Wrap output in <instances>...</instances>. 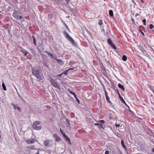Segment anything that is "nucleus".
Instances as JSON below:
<instances>
[{
    "instance_id": "55",
    "label": "nucleus",
    "mask_w": 154,
    "mask_h": 154,
    "mask_svg": "<svg viewBox=\"0 0 154 154\" xmlns=\"http://www.w3.org/2000/svg\"><path fill=\"white\" fill-rule=\"evenodd\" d=\"M17 109H18V111H19L20 112H21V108L20 107H17Z\"/></svg>"
},
{
    "instance_id": "17",
    "label": "nucleus",
    "mask_w": 154,
    "mask_h": 154,
    "mask_svg": "<svg viewBox=\"0 0 154 154\" xmlns=\"http://www.w3.org/2000/svg\"><path fill=\"white\" fill-rule=\"evenodd\" d=\"M106 31L105 30V29L104 28H103V30L104 32V33L106 34V35H107L108 34V30L109 29V27L108 26H106Z\"/></svg>"
},
{
    "instance_id": "21",
    "label": "nucleus",
    "mask_w": 154,
    "mask_h": 154,
    "mask_svg": "<svg viewBox=\"0 0 154 154\" xmlns=\"http://www.w3.org/2000/svg\"><path fill=\"white\" fill-rule=\"evenodd\" d=\"M148 87L154 93V87L151 85H148Z\"/></svg>"
},
{
    "instance_id": "23",
    "label": "nucleus",
    "mask_w": 154,
    "mask_h": 154,
    "mask_svg": "<svg viewBox=\"0 0 154 154\" xmlns=\"http://www.w3.org/2000/svg\"><path fill=\"white\" fill-rule=\"evenodd\" d=\"M2 87L4 91H6L7 90V88H6V86H5V83L4 82H2Z\"/></svg>"
},
{
    "instance_id": "60",
    "label": "nucleus",
    "mask_w": 154,
    "mask_h": 154,
    "mask_svg": "<svg viewBox=\"0 0 154 154\" xmlns=\"http://www.w3.org/2000/svg\"><path fill=\"white\" fill-rule=\"evenodd\" d=\"M63 73H62L61 74H59L57 75V76L59 77H60L62 75Z\"/></svg>"
},
{
    "instance_id": "59",
    "label": "nucleus",
    "mask_w": 154,
    "mask_h": 154,
    "mask_svg": "<svg viewBox=\"0 0 154 154\" xmlns=\"http://www.w3.org/2000/svg\"><path fill=\"white\" fill-rule=\"evenodd\" d=\"M87 33L91 36V32L87 30Z\"/></svg>"
},
{
    "instance_id": "19",
    "label": "nucleus",
    "mask_w": 154,
    "mask_h": 154,
    "mask_svg": "<svg viewBox=\"0 0 154 154\" xmlns=\"http://www.w3.org/2000/svg\"><path fill=\"white\" fill-rule=\"evenodd\" d=\"M95 125L98 126V127L100 128H103V127L101 123H96L94 124Z\"/></svg>"
},
{
    "instance_id": "1",
    "label": "nucleus",
    "mask_w": 154,
    "mask_h": 154,
    "mask_svg": "<svg viewBox=\"0 0 154 154\" xmlns=\"http://www.w3.org/2000/svg\"><path fill=\"white\" fill-rule=\"evenodd\" d=\"M41 72L42 69L39 67H33L32 68V74L35 76L38 79L43 81L44 77Z\"/></svg>"
},
{
    "instance_id": "62",
    "label": "nucleus",
    "mask_w": 154,
    "mask_h": 154,
    "mask_svg": "<svg viewBox=\"0 0 154 154\" xmlns=\"http://www.w3.org/2000/svg\"><path fill=\"white\" fill-rule=\"evenodd\" d=\"M149 46L150 48L151 49V50H152L151 51L154 52V50L152 48L151 46Z\"/></svg>"
},
{
    "instance_id": "63",
    "label": "nucleus",
    "mask_w": 154,
    "mask_h": 154,
    "mask_svg": "<svg viewBox=\"0 0 154 154\" xmlns=\"http://www.w3.org/2000/svg\"><path fill=\"white\" fill-rule=\"evenodd\" d=\"M7 30H8V31L9 34H11V31L9 29H8Z\"/></svg>"
},
{
    "instance_id": "25",
    "label": "nucleus",
    "mask_w": 154,
    "mask_h": 154,
    "mask_svg": "<svg viewBox=\"0 0 154 154\" xmlns=\"http://www.w3.org/2000/svg\"><path fill=\"white\" fill-rule=\"evenodd\" d=\"M139 48L141 50V51L143 53L145 52L146 53V51L143 48V47L141 46H139Z\"/></svg>"
},
{
    "instance_id": "64",
    "label": "nucleus",
    "mask_w": 154,
    "mask_h": 154,
    "mask_svg": "<svg viewBox=\"0 0 154 154\" xmlns=\"http://www.w3.org/2000/svg\"><path fill=\"white\" fill-rule=\"evenodd\" d=\"M141 27H142L143 28H144V27L140 25V26H139V29H140V28Z\"/></svg>"
},
{
    "instance_id": "31",
    "label": "nucleus",
    "mask_w": 154,
    "mask_h": 154,
    "mask_svg": "<svg viewBox=\"0 0 154 154\" xmlns=\"http://www.w3.org/2000/svg\"><path fill=\"white\" fill-rule=\"evenodd\" d=\"M74 98H75V99H76V101L78 103H79L80 104V100H79V99L77 97L76 95L75 96H74Z\"/></svg>"
},
{
    "instance_id": "11",
    "label": "nucleus",
    "mask_w": 154,
    "mask_h": 154,
    "mask_svg": "<svg viewBox=\"0 0 154 154\" xmlns=\"http://www.w3.org/2000/svg\"><path fill=\"white\" fill-rule=\"evenodd\" d=\"M120 100L122 101V103H123L128 108V109L129 110V112H132V111L130 109L129 106L128 105H127L126 104V103L125 102V101L123 99V98L121 99Z\"/></svg>"
},
{
    "instance_id": "53",
    "label": "nucleus",
    "mask_w": 154,
    "mask_h": 154,
    "mask_svg": "<svg viewBox=\"0 0 154 154\" xmlns=\"http://www.w3.org/2000/svg\"><path fill=\"white\" fill-rule=\"evenodd\" d=\"M63 24H64V25L66 26V27L68 29H69V28H68V26L66 24V23L64 22H63Z\"/></svg>"
},
{
    "instance_id": "49",
    "label": "nucleus",
    "mask_w": 154,
    "mask_h": 154,
    "mask_svg": "<svg viewBox=\"0 0 154 154\" xmlns=\"http://www.w3.org/2000/svg\"><path fill=\"white\" fill-rule=\"evenodd\" d=\"M138 30L144 36V33L140 29H138Z\"/></svg>"
},
{
    "instance_id": "51",
    "label": "nucleus",
    "mask_w": 154,
    "mask_h": 154,
    "mask_svg": "<svg viewBox=\"0 0 154 154\" xmlns=\"http://www.w3.org/2000/svg\"><path fill=\"white\" fill-rule=\"evenodd\" d=\"M104 91H105V94L106 97L108 96V94H107V92L106 91V90H104Z\"/></svg>"
},
{
    "instance_id": "10",
    "label": "nucleus",
    "mask_w": 154,
    "mask_h": 154,
    "mask_svg": "<svg viewBox=\"0 0 154 154\" xmlns=\"http://www.w3.org/2000/svg\"><path fill=\"white\" fill-rule=\"evenodd\" d=\"M52 59H55V57L56 56H55L54 54L51 53V52H48L47 51H45V52Z\"/></svg>"
},
{
    "instance_id": "38",
    "label": "nucleus",
    "mask_w": 154,
    "mask_h": 154,
    "mask_svg": "<svg viewBox=\"0 0 154 154\" xmlns=\"http://www.w3.org/2000/svg\"><path fill=\"white\" fill-rule=\"evenodd\" d=\"M112 88L116 91L118 90L117 89V87L116 86H112Z\"/></svg>"
},
{
    "instance_id": "28",
    "label": "nucleus",
    "mask_w": 154,
    "mask_h": 154,
    "mask_svg": "<svg viewBox=\"0 0 154 154\" xmlns=\"http://www.w3.org/2000/svg\"><path fill=\"white\" fill-rule=\"evenodd\" d=\"M32 38L34 44H35V45H36V40L35 37L33 35H32Z\"/></svg>"
},
{
    "instance_id": "3",
    "label": "nucleus",
    "mask_w": 154,
    "mask_h": 154,
    "mask_svg": "<svg viewBox=\"0 0 154 154\" xmlns=\"http://www.w3.org/2000/svg\"><path fill=\"white\" fill-rule=\"evenodd\" d=\"M64 34V36L73 45L76 46L77 45L76 43L75 42L74 40L67 33V32L64 31L63 32Z\"/></svg>"
},
{
    "instance_id": "57",
    "label": "nucleus",
    "mask_w": 154,
    "mask_h": 154,
    "mask_svg": "<svg viewBox=\"0 0 154 154\" xmlns=\"http://www.w3.org/2000/svg\"><path fill=\"white\" fill-rule=\"evenodd\" d=\"M109 151L108 150H107L106 151L105 154H109Z\"/></svg>"
},
{
    "instance_id": "4",
    "label": "nucleus",
    "mask_w": 154,
    "mask_h": 154,
    "mask_svg": "<svg viewBox=\"0 0 154 154\" xmlns=\"http://www.w3.org/2000/svg\"><path fill=\"white\" fill-rule=\"evenodd\" d=\"M49 81L54 87L59 90H60L61 89L60 87L57 84V82L55 80L52 78L50 77L49 78Z\"/></svg>"
},
{
    "instance_id": "39",
    "label": "nucleus",
    "mask_w": 154,
    "mask_h": 154,
    "mask_svg": "<svg viewBox=\"0 0 154 154\" xmlns=\"http://www.w3.org/2000/svg\"><path fill=\"white\" fill-rule=\"evenodd\" d=\"M19 97L20 98V99H21V100L23 102L25 100L23 99V98L22 96H21L20 95H19Z\"/></svg>"
},
{
    "instance_id": "41",
    "label": "nucleus",
    "mask_w": 154,
    "mask_h": 154,
    "mask_svg": "<svg viewBox=\"0 0 154 154\" xmlns=\"http://www.w3.org/2000/svg\"><path fill=\"white\" fill-rule=\"evenodd\" d=\"M98 24L100 25H101L103 24V21L102 20H100Z\"/></svg>"
},
{
    "instance_id": "52",
    "label": "nucleus",
    "mask_w": 154,
    "mask_h": 154,
    "mask_svg": "<svg viewBox=\"0 0 154 154\" xmlns=\"http://www.w3.org/2000/svg\"><path fill=\"white\" fill-rule=\"evenodd\" d=\"M68 71H69V70H68V69H67L66 71H64V72H63L62 73H63V74H65V75H67V72Z\"/></svg>"
},
{
    "instance_id": "29",
    "label": "nucleus",
    "mask_w": 154,
    "mask_h": 154,
    "mask_svg": "<svg viewBox=\"0 0 154 154\" xmlns=\"http://www.w3.org/2000/svg\"><path fill=\"white\" fill-rule=\"evenodd\" d=\"M127 57L126 56H125V55H123L122 59L124 61H126L127 60Z\"/></svg>"
},
{
    "instance_id": "14",
    "label": "nucleus",
    "mask_w": 154,
    "mask_h": 154,
    "mask_svg": "<svg viewBox=\"0 0 154 154\" xmlns=\"http://www.w3.org/2000/svg\"><path fill=\"white\" fill-rule=\"evenodd\" d=\"M121 144L122 145V147L126 151L128 149L126 146H125L124 144V141L123 140H121Z\"/></svg>"
},
{
    "instance_id": "44",
    "label": "nucleus",
    "mask_w": 154,
    "mask_h": 154,
    "mask_svg": "<svg viewBox=\"0 0 154 154\" xmlns=\"http://www.w3.org/2000/svg\"><path fill=\"white\" fill-rule=\"evenodd\" d=\"M113 115L112 114H109V118L110 119H113Z\"/></svg>"
},
{
    "instance_id": "37",
    "label": "nucleus",
    "mask_w": 154,
    "mask_h": 154,
    "mask_svg": "<svg viewBox=\"0 0 154 154\" xmlns=\"http://www.w3.org/2000/svg\"><path fill=\"white\" fill-rule=\"evenodd\" d=\"M102 69L103 71L106 72V69L105 67L103 66V64L102 63Z\"/></svg>"
},
{
    "instance_id": "18",
    "label": "nucleus",
    "mask_w": 154,
    "mask_h": 154,
    "mask_svg": "<svg viewBox=\"0 0 154 154\" xmlns=\"http://www.w3.org/2000/svg\"><path fill=\"white\" fill-rule=\"evenodd\" d=\"M66 126L67 128H69L70 127V124L69 121V120L67 119H66Z\"/></svg>"
},
{
    "instance_id": "34",
    "label": "nucleus",
    "mask_w": 154,
    "mask_h": 154,
    "mask_svg": "<svg viewBox=\"0 0 154 154\" xmlns=\"http://www.w3.org/2000/svg\"><path fill=\"white\" fill-rule=\"evenodd\" d=\"M60 132L63 135V137L66 135L65 133L63 132V131L62 130V129L61 128H60Z\"/></svg>"
},
{
    "instance_id": "16",
    "label": "nucleus",
    "mask_w": 154,
    "mask_h": 154,
    "mask_svg": "<svg viewBox=\"0 0 154 154\" xmlns=\"http://www.w3.org/2000/svg\"><path fill=\"white\" fill-rule=\"evenodd\" d=\"M118 87L121 89L123 91H125V88L123 85L120 83H119L118 85Z\"/></svg>"
},
{
    "instance_id": "48",
    "label": "nucleus",
    "mask_w": 154,
    "mask_h": 154,
    "mask_svg": "<svg viewBox=\"0 0 154 154\" xmlns=\"http://www.w3.org/2000/svg\"><path fill=\"white\" fill-rule=\"evenodd\" d=\"M149 28L150 29H152L154 27V26L152 24H151L149 25Z\"/></svg>"
},
{
    "instance_id": "15",
    "label": "nucleus",
    "mask_w": 154,
    "mask_h": 154,
    "mask_svg": "<svg viewBox=\"0 0 154 154\" xmlns=\"http://www.w3.org/2000/svg\"><path fill=\"white\" fill-rule=\"evenodd\" d=\"M55 60L57 61V63L59 64L63 65L64 63L63 61L62 60L57 59L56 57H55Z\"/></svg>"
},
{
    "instance_id": "61",
    "label": "nucleus",
    "mask_w": 154,
    "mask_h": 154,
    "mask_svg": "<svg viewBox=\"0 0 154 154\" xmlns=\"http://www.w3.org/2000/svg\"><path fill=\"white\" fill-rule=\"evenodd\" d=\"M75 69L74 68H69V69H68V70H73V69Z\"/></svg>"
},
{
    "instance_id": "9",
    "label": "nucleus",
    "mask_w": 154,
    "mask_h": 154,
    "mask_svg": "<svg viewBox=\"0 0 154 154\" xmlns=\"http://www.w3.org/2000/svg\"><path fill=\"white\" fill-rule=\"evenodd\" d=\"M107 42L108 43L109 45L110 46L112 47L113 49H116L117 48L116 46L114 45V43H112V42L110 38H108L107 39Z\"/></svg>"
},
{
    "instance_id": "27",
    "label": "nucleus",
    "mask_w": 154,
    "mask_h": 154,
    "mask_svg": "<svg viewBox=\"0 0 154 154\" xmlns=\"http://www.w3.org/2000/svg\"><path fill=\"white\" fill-rule=\"evenodd\" d=\"M30 50L31 51L32 54L34 55H36V53L33 49L32 48H31L30 49Z\"/></svg>"
},
{
    "instance_id": "47",
    "label": "nucleus",
    "mask_w": 154,
    "mask_h": 154,
    "mask_svg": "<svg viewBox=\"0 0 154 154\" xmlns=\"http://www.w3.org/2000/svg\"><path fill=\"white\" fill-rule=\"evenodd\" d=\"M57 135V134H54L53 135V137L55 139L58 137Z\"/></svg>"
},
{
    "instance_id": "45",
    "label": "nucleus",
    "mask_w": 154,
    "mask_h": 154,
    "mask_svg": "<svg viewBox=\"0 0 154 154\" xmlns=\"http://www.w3.org/2000/svg\"><path fill=\"white\" fill-rule=\"evenodd\" d=\"M11 105L14 107V109H16L17 107L16 106L14 103H12Z\"/></svg>"
},
{
    "instance_id": "56",
    "label": "nucleus",
    "mask_w": 154,
    "mask_h": 154,
    "mask_svg": "<svg viewBox=\"0 0 154 154\" xmlns=\"http://www.w3.org/2000/svg\"><path fill=\"white\" fill-rule=\"evenodd\" d=\"M120 125L119 124H116L115 126L116 127H119L120 126Z\"/></svg>"
},
{
    "instance_id": "42",
    "label": "nucleus",
    "mask_w": 154,
    "mask_h": 154,
    "mask_svg": "<svg viewBox=\"0 0 154 154\" xmlns=\"http://www.w3.org/2000/svg\"><path fill=\"white\" fill-rule=\"evenodd\" d=\"M142 22L143 23V24L144 25H146V20L145 19H144L142 20Z\"/></svg>"
},
{
    "instance_id": "30",
    "label": "nucleus",
    "mask_w": 154,
    "mask_h": 154,
    "mask_svg": "<svg viewBox=\"0 0 154 154\" xmlns=\"http://www.w3.org/2000/svg\"><path fill=\"white\" fill-rule=\"evenodd\" d=\"M55 140L57 142H60L61 141V139L60 137L58 136L55 139Z\"/></svg>"
},
{
    "instance_id": "5",
    "label": "nucleus",
    "mask_w": 154,
    "mask_h": 154,
    "mask_svg": "<svg viewBox=\"0 0 154 154\" xmlns=\"http://www.w3.org/2000/svg\"><path fill=\"white\" fill-rule=\"evenodd\" d=\"M40 122L38 121H36L34 122L32 125L33 128L36 130H41L42 127L40 125Z\"/></svg>"
},
{
    "instance_id": "26",
    "label": "nucleus",
    "mask_w": 154,
    "mask_h": 154,
    "mask_svg": "<svg viewBox=\"0 0 154 154\" xmlns=\"http://www.w3.org/2000/svg\"><path fill=\"white\" fill-rule=\"evenodd\" d=\"M48 17L49 20L52 19L53 15L52 14H49L48 15Z\"/></svg>"
},
{
    "instance_id": "46",
    "label": "nucleus",
    "mask_w": 154,
    "mask_h": 154,
    "mask_svg": "<svg viewBox=\"0 0 154 154\" xmlns=\"http://www.w3.org/2000/svg\"><path fill=\"white\" fill-rule=\"evenodd\" d=\"M35 147V146H29V148L32 149H34V147Z\"/></svg>"
},
{
    "instance_id": "12",
    "label": "nucleus",
    "mask_w": 154,
    "mask_h": 154,
    "mask_svg": "<svg viewBox=\"0 0 154 154\" xmlns=\"http://www.w3.org/2000/svg\"><path fill=\"white\" fill-rule=\"evenodd\" d=\"M37 48L40 53H42V51L44 49L43 46L41 45H40L38 46Z\"/></svg>"
},
{
    "instance_id": "54",
    "label": "nucleus",
    "mask_w": 154,
    "mask_h": 154,
    "mask_svg": "<svg viewBox=\"0 0 154 154\" xmlns=\"http://www.w3.org/2000/svg\"><path fill=\"white\" fill-rule=\"evenodd\" d=\"M131 20L132 22V23L134 24L135 25H136L135 23L134 22V20L132 17H131Z\"/></svg>"
},
{
    "instance_id": "32",
    "label": "nucleus",
    "mask_w": 154,
    "mask_h": 154,
    "mask_svg": "<svg viewBox=\"0 0 154 154\" xmlns=\"http://www.w3.org/2000/svg\"><path fill=\"white\" fill-rule=\"evenodd\" d=\"M51 1L53 2L54 4H58L57 0H51Z\"/></svg>"
},
{
    "instance_id": "36",
    "label": "nucleus",
    "mask_w": 154,
    "mask_h": 154,
    "mask_svg": "<svg viewBox=\"0 0 154 154\" xmlns=\"http://www.w3.org/2000/svg\"><path fill=\"white\" fill-rule=\"evenodd\" d=\"M116 92H117V93H118V94L119 96V98L120 99V100L121 99H122V98H123V97L121 96V95L120 94L119 92V90H118Z\"/></svg>"
},
{
    "instance_id": "22",
    "label": "nucleus",
    "mask_w": 154,
    "mask_h": 154,
    "mask_svg": "<svg viewBox=\"0 0 154 154\" xmlns=\"http://www.w3.org/2000/svg\"><path fill=\"white\" fill-rule=\"evenodd\" d=\"M109 16L111 17H113L114 15L113 11L112 10H109Z\"/></svg>"
},
{
    "instance_id": "8",
    "label": "nucleus",
    "mask_w": 154,
    "mask_h": 154,
    "mask_svg": "<svg viewBox=\"0 0 154 154\" xmlns=\"http://www.w3.org/2000/svg\"><path fill=\"white\" fill-rule=\"evenodd\" d=\"M42 63L43 65L48 68H49V64L48 63V60L45 58V57H42Z\"/></svg>"
},
{
    "instance_id": "35",
    "label": "nucleus",
    "mask_w": 154,
    "mask_h": 154,
    "mask_svg": "<svg viewBox=\"0 0 154 154\" xmlns=\"http://www.w3.org/2000/svg\"><path fill=\"white\" fill-rule=\"evenodd\" d=\"M106 61L107 63L111 67H112V65L110 62L109 60L107 61L106 60H105Z\"/></svg>"
},
{
    "instance_id": "6",
    "label": "nucleus",
    "mask_w": 154,
    "mask_h": 154,
    "mask_svg": "<svg viewBox=\"0 0 154 154\" xmlns=\"http://www.w3.org/2000/svg\"><path fill=\"white\" fill-rule=\"evenodd\" d=\"M53 143L52 140H47L44 141L43 144L46 147H50L52 146Z\"/></svg>"
},
{
    "instance_id": "50",
    "label": "nucleus",
    "mask_w": 154,
    "mask_h": 154,
    "mask_svg": "<svg viewBox=\"0 0 154 154\" xmlns=\"http://www.w3.org/2000/svg\"><path fill=\"white\" fill-rule=\"evenodd\" d=\"M58 3V5H59L61 2L63 1V0H57Z\"/></svg>"
},
{
    "instance_id": "2",
    "label": "nucleus",
    "mask_w": 154,
    "mask_h": 154,
    "mask_svg": "<svg viewBox=\"0 0 154 154\" xmlns=\"http://www.w3.org/2000/svg\"><path fill=\"white\" fill-rule=\"evenodd\" d=\"M21 14V13L15 10H14V13L12 14V16L14 18L17 20H22L23 19V17Z\"/></svg>"
},
{
    "instance_id": "20",
    "label": "nucleus",
    "mask_w": 154,
    "mask_h": 154,
    "mask_svg": "<svg viewBox=\"0 0 154 154\" xmlns=\"http://www.w3.org/2000/svg\"><path fill=\"white\" fill-rule=\"evenodd\" d=\"M64 137L67 142H68L69 143L71 144L70 139L66 135L64 136Z\"/></svg>"
},
{
    "instance_id": "7",
    "label": "nucleus",
    "mask_w": 154,
    "mask_h": 154,
    "mask_svg": "<svg viewBox=\"0 0 154 154\" xmlns=\"http://www.w3.org/2000/svg\"><path fill=\"white\" fill-rule=\"evenodd\" d=\"M37 140L36 139L30 138L26 139V142L28 144H30L35 143Z\"/></svg>"
},
{
    "instance_id": "13",
    "label": "nucleus",
    "mask_w": 154,
    "mask_h": 154,
    "mask_svg": "<svg viewBox=\"0 0 154 154\" xmlns=\"http://www.w3.org/2000/svg\"><path fill=\"white\" fill-rule=\"evenodd\" d=\"M21 52H22L24 54V55L26 56L28 54V52L26 49L22 48V49L20 50Z\"/></svg>"
},
{
    "instance_id": "58",
    "label": "nucleus",
    "mask_w": 154,
    "mask_h": 154,
    "mask_svg": "<svg viewBox=\"0 0 154 154\" xmlns=\"http://www.w3.org/2000/svg\"><path fill=\"white\" fill-rule=\"evenodd\" d=\"M101 85H102V86H103V88L104 89V90H106L105 87V85L103 84H102V83H101Z\"/></svg>"
},
{
    "instance_id": "24",
    "label": "nucleus",
    "mask_w": 154,
    "mask_h": 154,
    "mask_svg": "<svg viewBox=\"0 0 154 154\" xmlns=\"http://www.w3.org/2000/svg\"><path fill=\"white\" fill-rule=\"evenodd\" d=\"M68 91L71 94L73 95L74 96H75L76 94L75 93V92H73L70 89H69L68 90Z\"/></svg>"
},
{
    "instance_id": "33",
    "label": "nucleus",
    "mask_w": 154,
    "mask_h": 154,
    "mask_svg": "<svg viewBox=\"0 0 154 154\" xmlns=\"http://www.w3.org/2000/svg\"><path fill=\"white\" fill-rule=\"evenodd\" d=\"M106 100L107 101V102L111 104H112V103L111 102V101L110 100V98L109 96L106 97Z\"/></svg>"
},
{
    "instance_id": "43",
    "label": "nucleus",
    "mask_w": 154,
    "mask_h": 154,
    "mask_svg": "<svg viewBox=\"0 0 154 154\" xmlns=\"http://www.w3.org/2000/svg\"><path fill=\"white\" fill-rule=\"evenodd\" d=\"M66 116H63L62 117V118H61V121H64V119H66Z\"/></svg>"
},
{
    "instance_id": "40",
    "label": "nucleus",
    "mask_w": 154,
    "mask_h": 154,
    "mask_svg": "<svg viewBox=\"0 0 154 154\" xmlns=\"http://www.w3.org/2000/svg\"><path fill=\"white\" fill-rule=\"evenodd\" d=\"M98 122L102 124L105 123V122L103 120H101L100 121Z\"/></svg>"
}]
</instances>
